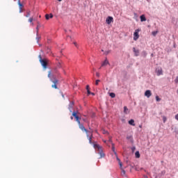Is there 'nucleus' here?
I'll return each instance as SVG.
<instances>
[{
    "instance_id": "19",
    "label": "nucleus",
    "mask_w": 178,
    "mask_h": 178,
    "mask_svg": "<svg viewBox=\"0 0 178 178\" xmlns=\"http://www.w3.org/2000/svg\"><path fill=\"white\" fill-rule=\"evenodd\" d=\"M136 158H140V152L137 151L135 153Z\"/></svg>"
},
{
    "instance_id": "12",
    "label": "nucleus",
    "mask_w": 178,
    "mask_h": 178,
    "mask_svg": "<svg viewBox=\"0 0 178 178\" xmlns=\"http://www.w3.org/2000/svg\"><path fill=\"white\" fill-rule=\"evenodd\" d=\"M134 52L135 54V56H138L139 54H140V51L136 49V47L133 48Z\"/></svg>"
},
{
    "instance_id": "3",
    "label": "nucleus",
    "mask_w": 178,
    "mask_h": 178,
    "mask_svg": "<svg viewBox=\"0 0 178 178\" xmlns=\"http://www.w3.org/2000/svg\"><path fill=\"white\" fill-rule=\"evenodd\" d=\"M140 33V29H136L135 32L134 33V41H137L138 38H140V35L138 34Z\"/></svg>"
},
{
    "instance_id": "46",
    "label": "nucleus",
    "mask_w": 178,
    "mask_h": 178,
    "mask_svg": "<svg viewBox=\"0 0 178 178\" xmlns=\"http://www.w3.org/2000/svg\"><path fill=\"white\" fill-rule=\"evenodd\" d=\"M139 127L141 129L142 126H141V125H140V126H139Z\"/></svg>"
},
{
    "instance_id": "22",
    "label": "nucleus",
    "mask_w": 178,
    "mask_h": 178,
    "mask_svg": "<svg viewBox=\"0 0 178 178\" xmlns=\"http://www.w3.org/2000/svg\"><path fill=\"white\" fill-rule=\"evenodd\" d=\"M88 140H89V143L93 144V145H94V144H95V143H94L92 142V139H91V138H88Z\"/></svg>"
},
{
    "instance_id": "47",
    "label": "nucleus",
    "mask_w": 178,
    "mask_h": 178,
    "mask_svg": "<svg viewBox=\"0 0 178 178\" xmlns=\"http://www.w3.org/2000/svg\"><path fill=\"white\" fill-rule=\"evenodd\" d=\"M37 30H38V26L36 28Z\"/></svg>"
},
{
    "instance_id": "9",
    "label": "nucleus",
    "mask_w": 178,
    "mask_h": 178,
    "mask_svg": "<svg viewBox=\"0 0 178 178\" xmlns=\"http://www.w3.org/2000/svg\"><path fill=\"white\" fill-rule=\"evenodd\" d=\"M106 22L107 24H111L112 22H113V17H108L106 19Z\"/></svg>"
},
{
    "instance_id": "6",
    "label": "nucleus",
    "mask_w": 178,
    "mask_h": 178,
    "mask_svg": "<svg viewBox=\"0 0 178 178\" xmlns=\"http://www.w3.org/2000/svg\"><path fill=\"white\" fill-rule=\"evenodd\" d=\"M52 83H54V85L51 86V88L58 90V83H59V81L58 79H54L52 81Z\"/></svg>"
},
{
    "instance_id": "4",
    "label": "nucleus",
    "mask_w": 178,
    "mask_h": 178,
    "mask_svg": "<svg viewBox=\"0 0 178 178\" xmlns=\"http://www.w3.org/2000/svg\"><path fill=\"white\" fill-rule=\"evenodd\" d=\"M72 116H74V118L76 119V122H77L78 124H80V119L81 118H79V115H77V113H76V111H74L72 113Z\"/></svg>"
},
{
    "instance_id": "2",
    "label": "nucleus",
    "mask_w": 178,
    "mask_h": 178,
    "mask_svg": "<svg viewBox=\"0 0 178 178\" xmlns=\"http://www.w3.org/2000/svg\"><path fill=\"white\" fill-rule=\"evenodd\" d=\"M39 62H40L44 69H47V66L48 65V63L49 62V60H48V58H42V57H41V55H39Z\"/></svg>"
},
{
    "instance_id": "11",
    "label": "nucleus",
    "mask_w": 178,
    "mask_h": 178,
    "mask_svg": "<svg viewBox=\"0 0 178 178\" xmlns=\"http://www.w3.org/2000/svg\"><path fill=\"white\" fill-rule=\"evenodd\" d=\"M116 156V159L120 165V169H122L123 164L122 163V161H120V159H119V157H118V156Z\"/></svg>"
},
{
    "instance_id": "40",
    "label": "nucleus",
    "mask_w": 178,
    "mask_h": 178,
    "mask_svg": "<svg viewBox=\"0 0 178 178\" xmlns=\"http://www.w3.org/2000/svg\"><path fill=\"white\" fill-rule=\"evenodd\" d=\"M58 67H60V63L58 65Z\"/></svg>"
},
{
    "instance_id": "37",
    "label": "nucleus",
    "mask_w": 178,
    "mask_h": 178,
    "mask_svg": "<svg viewBox=\"0 0 178 178\" xmlns=\"http://www.w3.org/2000/svg\"><path fill=\"white\" fill-rule=\"evenodd\" d=\"M74 44L75 45V47H77V42H74Z\"/></svg>"
},
{
    "instance_id": "32",
    "label": "nucleus",
    "mask_w": 178,
    "mask_h": 178,
    "mask_svg": "<svg viewBox=\"0 0 178 178\" xmlns=\"http://www.w3.org/2000/svg\"><path fill=\"white\" fill-rule=\"evenodd\" d=\"M86 90H87V91H88V90H90V86H88V85L86 86Z\"/></svg>"
},
{
    "instance_id": "36",
    "label": "nucleus",
    "mask_w": 178,
    "mask_h": 178,
    "mask_svg": "<svg viewBox=\"0 0 178 178\" xmlns=\"http://www.w3.org/2000/svg\"><path fill=\"white\" fill-rule=\"evenodd\" d=\"M175 119H176V120H178V114H177V115H175Z\"/></svg>"
},
{
    "instance_id": "13",
    "label": "nucleus",
    "mask_w": 178,
    "mask_h": 178,
    "mask_svg": "<svg viewBox=\"0 0 178 178\" xmlns=\"http://www.w3.org/2000/svg\"><path fill=\"white\" fill-rule=\"evenodd\" d=\"M107 65H109V61L108 60V59H105V60L102 63V66H106Z\"/></svg>"
},
{
    "instance_id": "23",
    "label": "nucleus",
    "mask_w": 178,
    "mask_h": 178,
    "mask_svg": "<svg viewBox=\"0 0 178 178\" xmlns=\"http://www.w3.org/2000/svg\"><path fill=\"white\" fill-rule=\"evenodd\" d=\"M45 18H46V20H49V19H50L49 15V14H46L45 15Z\"/></svg>"
},
{
    "instance_id": "26",
    "label": "nucleus",
    "mask_w": 178,
    "mask_h": 178,
    "mask_svg": "<svg viewBox=\"0 0 178 178\" xmlns=\"http://www.w3.org/2000/svg\"><path fill=\"white\" fill-rule=\"evenodd\" d=\"M31 13L30 11H28L26 15V17H30Z\"/></svg>"
},
{
    "instance_id": "42",
    "label": "nucleus",
    "mask_w": 178,
    "mask_h": 178,
    "mask_svg": "<svg viewBox=\"0 0 178 178\" xmlns=\"http://www.w3.org/2000/svg\"><path fill=\"white\" fill-rule=\"evenodd\" d=\"M67 38L69 39H72V37H70V36H67Z\"/></svg>"
},
{
    "instance_id": "18",
    "label": "nucleus",
    "mask_w": 178,
    "mask_h": 178,
    "mask_svg": "<svg viewBox=\"0 0 178 178\" xmlns=\"http://www.w3.org/2000/svg\"><path fill=\"white\" fill-rule=\"evenodd\" d=\"M129 124H131V126H136V124H134V120H129Z\"/></svg>"
},
{
    "instance_id": "29",
    "label": "nucleus",
    "mask_w": 178,
    "mask_h": 178,
    "mask_svg": "<svg viewBox=\"0 0 178 178\" xmlns=\"http://www.w3.org/2000/svg\"><path fill=\"white\" fill-rule=\"evenodd\" d=\"M175 82L176 83V84H178V76L176 77Z\"/></svg>"
},
{
    "instance_id": "14",
    "label": "nucleus",
    "mask_w": 178,
    "mask_h": 178,
    "mask_svg": "<svg viewBox=\"0 0 178 178\" xmlns=\"http://www.w3.org/2000/svg\"><path fill=\"white\" fill-rule=\"evenodd\" d=\"M86 136L88 138H90L91 140H92V138H94L93 135H92V131L90 132V134L86 133Z\"/></svg>"
},
{
    "instance_id": "21",
    "label": "nucleus",
    "mask_w": 178,
    "mask_h": 178,
    "mask_svg": "<svg viewBox=\"0 0 178 178\" xmlns=\"http://www.w3.org/2000/svg\"><path fill=\"white\" fill-rule=\"evenodd\" d=\"M110 97H111V98H115L116 97V95L113 92H111L110 93Z\"/></svg>"
},
{
    "instance_id": "8",
    "label": "nucleus",
    "mask_w": 178,
    "mask_h": 178,
    "mask_svg": "<svg viewBox=\"0 0 178 178\" xmlns=\"http://www.w3.org/2000/svg\"><path fill=\"white\" fill-rule=\"evenodd\" d=\"M18 5L19 8V13H23V8H24V6L20 2V0H18Z\"/></svg>"
},
{
    "instance_id": "5",
    "label": "nucleus",
    "mask_w": 178,
    "mask_h": 178,
    "mask_svg": "<svg viewBox=\"0 0 178 178\" xmlns=\"http://www.w3.org/2000/svg\"><path fill=\"white\" fill-rule=\"evenodd\" d=\"M156 73L157 76H162V74H163V71L162 70V67H157L156 69Z\"/></svg>"
},
{
    "instance_id": "17",
    "label": "nucleus",
    "mask_w": 178,
    "mask_h": 178,
    "mask_svg": "<svg viewBox=\"0 0 178 178\" xmlns=\"http://www.w3.org/2000/svg\"><path fill=\"white\" fill-rule=\"evenodd\" d=\"M112 151L114 152L115 156H118V153L115 151V144L112 143Z\"/></svg>"
},
{
    "instance_id": "31",
    "label": "nucleus",
    "mask_w": 178,
    "mask_h": 178,
    "mask_svg": "<svg viewBox=\"0 0 178 178\" xmlns=\"http://www.w3.org/2000/svg\"><path fill=\"white\" fill-rule=\"evenodd\" d=\"M122 169V168H121ZM122 175H126V171H124V170H122Z\"/></svg>"
},
{
    "instance_id": "44",
    "label": "nucleus",
    "mask_w": 178,
    "mask_h": 178,
    "mask_svg": "<svg viewBox=\"0 0 178 178\" xmlns=\"http://www.w3.org/2000/svg\"><path fill=\"white\" fill-rule=\"evenodd\" d=\"M83 122H86V119H83Z\"/></svg>"
},
{
    "instance_id": "33",
    "label": "nucleus",
    "mask_w": 178,
    "mask_h": 178,
    "mask_svg": "<svg viewBox=\"0 0 178 178\" xmlns=\"http://www.w3.org/2000/svg\"><path fill=\"white\" fill-rule=\"evenodd\" d=\"M87 92H88V95H90V94H91V92L90 91V89H88Z\"/></svg>"
},
{
    "instance_id": "27",
    "label": "nucleus",
    "mask_w": 178,
    "mask_h": 178,
    "mask_svg": "<svg viewBox=\"0 0 178 178\" xmlns=\"http://www.w3.org/2000/svg\"><path fill=\"white\" fill-rule=\"evenodd\" d=\"M33 20H34V18L30 17V18L29 19V23H33Z\"/></svg>"
},
{
    "instance_id": "20",
    "label": "nucleus",
    "mask_w": 178,
    "mask_h": 178,
    "mask_svg": "<svg viewBox=\"0 0 178 178\" xmlns=\"http://www.w3.org/2000/svg\"><path fill=\"white\" fill-rule=\"evenodd\" d=\"M162 118H163V123H165V122H166V120H168V118H166V116L163 115V116H162Z\"/></svg>"
},
{
    "instance_id": "35",
    "label": "nucleus",
    "mask_w": 178,
    "mask_h": 178,
    "mask_svg": "<svg viewBox=\"0 0 178 178\" xmlns=\"http://www.w3.org/2000/svg\"><path fill=\"white\" fill-rule=\"evenodd\" d=\"M96 76H97V77H99V72H97V73H96Z\"/></svg>"
},
{
    "instance_id": "24",
    "label": "nucleus",
    "mask_w": 178,
    "mask_h": 178,
    "mask_svg": "<svg viewBox=\"0 0 178 178\" xmlns=\"http://www.w3.org/2000/svg\"><path fill=\"white\" fill-rule=\"evenodd\" d=\"M152 35H154V37H155V35H156L158 34V31H153L152 33Z\"/></svg>"
},
{
    "instance_id": "38",
    "label": "nucleus",
    "mask_w": 178,
    "mask_h": 178,
    "mask_svg": "<svg viewBox=\"0 0 178 178\" xmlns=\"http://www.w3.org/2000/svg\"><path fill=\"white\" fill-rule=\"evenodd\" d=\"M105 55H108V54H109V51H105Z\"/></svg>"
},
{
    "instance_id": "1",
    "label": "nucleus",
    "mask_w": 178,
    "mask_h": 178,
    "mask_svg": "<svg viewBox=\"0 0 178 178\" xmlns=\"http://www.w3.org/2000/svg\"><path fill=\"white\" fill-rule=\"evenodd\" d=\"M93 147L95 149H97L98 151L99 154L100 155L99 158H104L105 154L104 153V151L102 150V147L100 146L98 144H94Z\"/></svg>"
},
{
    "instance_id": "48",
    "label": "nucleus",
    "mask_w": 178,
    "mask_h": 178,
    "mask_svg": "<svg viewBox=\"0 0 178 178\" xmlns=\"http://www.w3.org/2000/svg\"><path fill=\"white\" fill-rule=\"evenodd\" d=\"M39 17H41V15H40Z\"/></svg>"
},
{
    "instance_id": "39",
    "label": "nucleus",
    "mask_w": 178,
    "mask_h": 178,
    "mask_svg": "<svg viewBox=\"0 0 178 178\" xmlns=\"http://www.w3.org/2000/svg\"><path fill=\"white\" fill-rule=\"evenodd\" d=\"M40 37H38V38H36V40H38V41H40Z\"/></svg>"
},
{
    "instance_id": "43",
    "label": "nucleus",
    "mask_w": 178,
    "mask_h": 178,
    "mask_svg": "<svg viewBox=\"0 0 178 178\" xmlns=\"http://www.w3.org/2000/svg\"><path fill=\"white\" fill-rule=\"evenodd\" d=\"M70 119L71 120H73V116H71Z\"/></svg>"
},
{
    "instance_id": "16",
    "label": "nucleus",
    "mask_w": 178,
    "mask_h": 178,
    "mask_svg": "<svg viewBox=\"0 0 178 178\" xmlns=\"http://www.w3.org/2000/svg\"><path fill=\"white\" fill-rule=\"evenodd\" d=\"M124 113L127 114V113H130V111H129V108H127V106H124Z\"/></svg>"
},
{
    "instance_id": "7",
    "label": "nucleus",
    "mask_w": 178,
    "mask_h": 178,
    "mask_svg": "<svg viewBox=\"0 0 178 178\" xmlns=\"http://www.w3.org/2000/svg\"><path fill=\"white\" fill-rule=\"evenodd\" d=\"M79 126V129H81V130H82V131H85L86 133H88V130H87L86 129V127H84V125L81 124V122H79V124H78Z\"/></svg>"
},
{
    "instance_id": "50",
    "label": "nucleus",
    "mask_w": 178,
    "mask_h": 178,
    "mask_svg": "<svg viewBox=\"0 0 178 178\" xmlns=\"http://www.w3.org/2000/svg\"><path fill=\"white\" fill-rule=\"evenodd\" d=\"M177 134H178V132H177Z\"/></svg>"
},
{
    "instance_id": "34",
    "label": "nucleus",
    "mask_w": 178,
    "mask_h": 178,
    "mask_svg": "<svg viewBox=\"0 0 178 178\" xmlns=\"http://www.w3.org/2000/svg\"><path fill=\"white\" fill-rule=\"evenodd\" d=\"M48 77H51V71L50 72H49V73H48Z\"/></svg>"
},
{
    "instance_id": "41",
    "label": "nucleus",
    "mask_w": 178,
    "mask_h": 178,
    "mask_svg": "<svg viewBox=\"0 0 178 178\" xmlns=\"http://www.w3.org/2000/svg\"><path fill=\"white\" fill-rule=\"evenodd\" d=\"M90 94H91L92 95H95V94L94 92H90Z\"/></svg>"
},
{
    "instance_id": "49",
    "label": "nucleus",
    "mask_w": 178,
    "mask_h": 178,
    "mask_svg": "<svg viewBox=\"0 0 178 178\" xmlns=\"http://www.w3.org/2000/svg\"><path fill=\"white\" fill-rule=\"evenodd\" d=\"M15 1H17V0H14Z\"/></svg>"
},
{
    "instance_id": "15",
    "label": "nucleus",
    "mask_w": 178,
    "mask_h": 178,
    "mask_svg": "<svg viewBox=\"0 0 178 178\" xmlns=\"http://www.w3.org/2000/svg\"><path fill=\"white\" fill-rule=\"evenodd\" d=\"M140 22H147V18H145V15H140Z\"/></svg>"
},
{
    "instance_id": "10",
    "label": "nucleus",
    "mask_w": 178,
    "mask_h": 178,
    "mask_svg": "<svg viewBox=\"0 0 178 178\" xmlns=\"http://www.w3.org/2000/svg\"><path fill=\"white\" fill-rule=\"evenodd\" d=\"M152 95V93L151 92V90H147L145 92V97H147V98H149Z\"/></svg>"
},
{
    "instance_id": "28",
    "label": "nucleus",
    "mask_w": 178,
    "mask_h": 178,
    "mask_svg": "<svg viewBox=\"0 0 178 178\" xmlns=\"http://www.w3.org/2000/svg\"><path fill=\"white\" fill-rule=\"evenodd\" d=\"M100 81H101V80H99V79L96 80V82H95L96 86H98V84L99 83Z\"/></svg>"
},
{
    "instance_id": "45",
    "label": "nucleus",
    "mask_w": 178,
    "mask_h": 178,
    "mask_svg": "<svg viewBox=\"0 0 178 178\" xmlns=\"http://www.w3.org/2000/svg\"><path fill=\"white\" fill-rule=\"evenodd\" d=\"M59 2H61L62 0H58Z\"/></svg>"
},
{
    "instance_id": "25",
    "label": "nucleus",
    "mask_w": 178,
    "mask_h": 178,
    "mask_svg": "<svg viewBox=\"0 0 178 178\" xmlns=\"http://www.w3.org/2000/svg\"><path fill=\"white\" fill-rule=\"evenodd\" d=\"M156 101L157 102H159V101H161V98H159V96H156Z\"/></svg>"
},
{
    "instance_id": "30",
    "label": "nucleus",
    "mask_w": 178,
    "mask_h": 178,
    "mask_svg": "<svg viewBox=\"0 0 178 178\" xmlns=\"http://www.w3.org/2000/svg\"><path fill=\"white\" fill-rule=\"evenodd\" d=\"M49 16L50 19H52V17H54V15H52V13H50L49 15Z\"/></svg>"
}]
</instances>
